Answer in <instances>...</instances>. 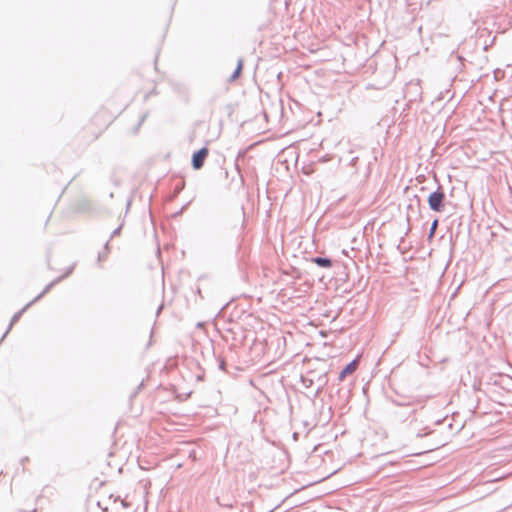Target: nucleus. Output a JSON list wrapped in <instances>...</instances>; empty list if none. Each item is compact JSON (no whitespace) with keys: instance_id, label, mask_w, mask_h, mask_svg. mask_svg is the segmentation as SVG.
Instances as JSON below:
<instances>
[{"instance_id":"obj_14","label":"nucleus","mask_w":512,"mask_h":512,"mask_svg":"<svg viewBox=\"0 0 512 512\" xmlns=\"http://www.w3.org/2000/svg\"><path fill=\"white\" fill-rule=\"evenodd\" d=\"M27 461H29V458L27 456L23 457L20 462L22 465H24Z\"/></svg>"},{"instance_id":"obj_9","label":"nucleus","mask_w":512,"mask_h":512,"mask_svg":"<svg viewBox=\"0 0 512 512\" xmlns=\"http://www.w3.org/2000/svg\"><path fill=\"white\" fill-rule=\"evenodd\" d=\"M437 225H438V220H434L432 225H431L430 236H432L435 233Z\"/></svg>"},{"instance_id":"obj_10","label":"nucleus","mask_w":512,"mask_h":512,"mask_svg":"<svg viewBox=\"0 0 512 512\" xmlns=\"http://www.w3.org/2000/svg\"><path fill=\"white\" fill-rule=\"evenodd\" d=\"M121 228H122V226L117 227V228L112 232V234H111V238H113V237H115V236L119 235V234H120V231H121Z\"/></svg>"},{"instance_id":"obj_1","label":"nucleus","mask_w":512,"mask_h":512,"mask_svg":"<svg viewBox=\"0 0 512 512\" xmlns=\"http://www.w3.org/2000/svg\"><path fill=\"white\" fill-rule=\"evenodd\" d=\"M74 267H75V265L70 266L63 275L57 277L52 282H50L37 297H35L32 301H30L28 304H26L23 309H21L20 311H18L17 313H15L13 315L7 330L5 331V333L3 334L2 338L0 339V342H2L3 339L8 335L9 331L12 329L13 325L20 319L21 315L31 305H33L34 303L39 301L46 293H48L54 285H56L57 283L61 282L63 279L68 277L73 272Z\"/></svg>"},{"instance_id":"obj_16","label":"nucleus","mask_w":512,"mask_h":512,"mask_svg":"<svg viewBox=\"0 0 512 512\" xmlns=\"http://www.w3.org/2000/svg\"><path fill=\"white\" fill-rule=\"evenodd\" d=\"M109 249V242H106L105 244V250H108Z\"/></svg>"},{"instance_id":"obj_2","label":"nucleus","mask_w":512,"mask_h":512,"mask_svg":"<svg viewBox=\"0 0 512 512\" xmlns=\"http://www.w3.org/2000/svg\"><path fill=\"white\" fill-rule=\"evenodd\" d=\"M427 201L432 211L442 212L445 207L446 195L441 187H438L437 190L429 194Z\"/></svg>"},{"instance_id":"obj_12","label":"nucleus","mask_w":512,"mask_h":512,"mask_svg":"<svg viewBox=\"0 0 512 512\" xmlns=\"http://www.w3.org/2000/svg\"><path fill=\"white\" fill-rule=\"evenodd\" d=\"M146 117H147V113H145V114H143V115H142V117H141V119H140V121H139V123H138V125H137V129H138V128L141 126V124L145 121Z\"/></svg>"},{"instance_id":"obj_3","label":"nucleus","mask_w":512,"mask_h":512,"mask_svg":"<svg viewBox=\"0 0 512 512\" xmlns=\"http://www.w3.org/2000/svg\"><path fill=\"white\" fill-rule=\"evenodd\" d=\"M208 154L209 150L207 147H202L193 153L191 164L194 170H199L203 167Z\"/></svg>"},{"instance_id":"obj_5","label":"nucleus","mask_w":512,"mask_h":512,"mask_svg":"<svg viewBox=\"0 0 512 512\" xmlns=\"http://www.w3.org/2000/svg\"><path fill=\"white\" fill-rule=\"evenodd\" d=\"M311 262L318 267L330 269L333 266V260L326 256H316L311 258Z\"/></svg>"},{"instance_id":"obj_4","label":"nucleus","mask_w":512,"mask_h":512,"mask_svg":"<svg viewBox=\"0 0 512 512\" xmlns=\"http://www.w3.org/2000/svg\"><path fill=\"white\" fill-rule=\"evenodd\" d=\"M358 367V360L354 359L350 363H348L339 373V381H343L345 377L349 374H352L356 371Z\"/></svg>"},{"instance_id":"obj_13","label":"nucleus","mask_w":512,"mask_h":512,"mask_svg":"<svg viewBox=\"0 0 512 512\" xmlns=\"http://www.w3.org/2000/svg\"><path fill=\"white\" fill-rule=\"evenodd\" d=\"M225 366H226L225 361L221 360L220 363H219V368L224 371L225 370Z\"/></svg>"},{"instance_id":"obj_8","label":"nucleus","mask_w":512,"mask_h":512,"mask_svg":"<svg viewBox=\"0 0 512 512\" xmlns=\"http://www.w3.org/2000/svg\"><path fill=\"white\" fill-rule=\"evenodd\" d=\"M301 382L302 384L305 386V387H311L314 383V380L312 378H309V377H306V376H302L301 377Z\"/></svg>"},{"instance_id":"obj_15","label":"nucleus","mask_w":512,"mask_h":512,"mask_svg":"<svg viewBox=\"0 0 512 512\" xmlns=\"http://www.w3.org/2000/svg\"><path fill=\"white\" fill-rule=\"evenodd\" d=\"M104 257H105V254L99 253L98 260L101 261L102 259H104Z\"/></svg>"},{"instance_id":"obj_6","label":"nucleus","mask_w":512,"mask_h":512,"mask_svg":"<svg viewBox=\"0 0 512 512\" xmlns=\"http://www.w3.org/2000/svg\"><path fill=\"white\" fill-rule=\"evenodd\" d=\"M242 70H243V59L240 58L237 61V66H236L234 72L232 73V75L229 78V82L236 81L240 77Z\"/></svg>"},{"instance_id":"obj_17","label":"nucleus","mask_w":512,"mask_h":512,"mask_svg":"<svg viewBox=\"0 0 512 512\" xmlns=\"http://www.w3.org/2000/svg\"><path fill=\"white\" fill-rule=\"evenodd\" d=\"M416 201L418 203V205L420 204V199L416 196Z\"/></svg>"},{"instance_id":"obj_7","label":"nucleus","mask_w":512,"mask_h":512,"mask_svg":"<svg viewBox=\"0 0 512 512\" xmlns=\"http://www.w3.org/2000/svg\"><path fill=\"white\" fill-rule=\"evenodd\" d=\"M327 381L328 380H327L326 375L319 376V378H318L319 385H318V388L316 390V394H315L316 396L322 391V389L326 385Z\"/></svg>"},{"instance_id":"obj_11","label":"nucleus","mask_w":512,"mask_h":512,"mask_svg":"<svg viewBox=\"0 0 512 512\" xmlns=\"http://www.w3.org/2000/svg\"><path fill=\"white\" fill-rule=\"evenodd\" d=\"M184 188V182H182L179 186L175 188V193H180Z\"/></svg>"}]
</instances>
